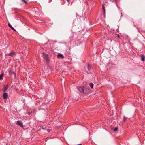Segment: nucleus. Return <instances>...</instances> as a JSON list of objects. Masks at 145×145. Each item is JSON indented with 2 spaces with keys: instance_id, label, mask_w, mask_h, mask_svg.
I'll use <instances>...</instances> for the list:
<instances>
[{
  "instance_id": "a878e982",
  "label": "nucleus",
  "mask_w": 145,
  "mask_h": 145,
  "mask_svg": "<svg viewBox=\"0 0 145 145\" xmlns=\"http://www.w3.org/2000/svg\"><path fill=\"white\" fill-rule=\"evenodd\" d=\"M68 2H69V0H66Z\"/></svg>"
},
{
  "instance_id": "f8f14e48",
  "label": "nucleus",
  "mask_w": 145,
  "mask_h": 145,
  "mask_svg": "<svg viewBox=\"0 0 145 145\" xmlns=\"http://www.w3.org/2000/svg\"><path fill=\"white\" fill-rule=\"evenodd\" d=\"M14 52H11L9 53L8 55L10 56H13V55L14 54Z\"/></svg>"
},
{
  "instance_id": "ddd939ff",
  "label": "nucleus",
  "mask_w": 145,
  "mask_h": 145,
  "mask_svg": "<svg viewBox=\"0 0 145 145\" xmlns=\"http://www.w3.org/2000/svg\"><path fill=\"white\" fill-rule=\"evenodd\" d=\"M3 73L1 74L0 75V80H1L2 79L3 76Z\"/></svg>"
},
{
  "instance_id": "412c9836",
  "label": "nucleus",
  "mask_w": 145,
  "mask_h": 145,
  "mask_svg": "<svg viewBox=\"0 0 145 145\" xmlns=\"http://www.w3.org/2000/svg\"><path fill=\"white\" fill-rule=\"evenodd\" d=\"M47 131H48V132L49 133L50 132V131L49 129H46Z\"/></svg>"
},
{
  "instance_id": "0eeeda50",
  "label": "nucleus",
  "mask_w": 145,
  "mask_h": 145,
  "mask_svg": "<svg viewBox=\"0 0 145 145\" xmlns=\"http://www.w3.org/2000/svg\"><path fill=\"white\" fill-rule=\"evenodd\" d=\"M141 56L142 57V58H141V60L142 61H144L145 60V56L144 55H141Z\"/></svg>"
},
{
  "instance_id": "423d86ee",
  "label": "nucleus",
  "mask_w": 145,
  "mask_h": 145,
  "mask_svg": "<svg viewBox=\"0 0 145 145\" xmlns=\"http://www.w3.org/2000/svg\"><path fill=\"white\" fill-rule=\"evenodd\" d=\"M8 25L9 27H10L12 30L16 31V30L14 29V27H13L12 25H11V24L10 23H8Z\"/></svg>"
},
{
  "instance_id": "f3484780",
  "label": "nucleus",
  "mask_w": 145,
  "mask_h": 145,
  "mask_svg": "<svg viewBox=\"0 0 145 145\" xmlns=\"http://www.w3.org/2000/svg\"><path fill=\"white\" fill-rule=\"evenodd\" d=\"M42 128L43 130H45L46 129V127L45 126H42Z\"/></svg>"
},
{
  "instance_id": "393cba45",
  "label": "nucleus",
  "mask_w": 145,
  "mask_h": 145,
  "mask_svg": "<svg viewBox=\"0 0 145 145\" xmlns=\"http://www.w3.org/2000/svg\"><path fill=\"white\" fill-rule=\"evenodd\" d=\"M6 145H8V144H6Z\"/></svg>"
},
{
  "instance_id": "7ed1b4c3",
  "label": "nucleus",
  "mask_w": 145,
  "mask_h": 145,
  "mask_svg": "<svg viewBox=\"0 0 145 145\" xmlns=\"http://www.w3.org/2000/svg\"><path fill=\"white\" fill-rule=\"evenodd\" d=\"M16 124L21 127H23L22 123L20 121H17Z\"/></svg>"
},
{
  "instance_id": "6e6552de",
  "label": "nucleus",
  "mask_w": 145,
  "mask_h": 145,
  "mask_svg": "<svg viewBox=\"0 0 145 145\" xmlns=\"http://www.w3.org/2000/svg\"><path fill=\"white\" fill-rule=\"evenodd\" d=\"M8 88V87L7 86H5L4 87V89L3 90V92H5L6 91H7Z\"/></svg>"
},
{
  "instance_id": "bb28decb",
  "label": "nucleus",
  "mask_w": 145,
  "mask_h": 145,
  "mask_svg": "<svg viewBox=\"0 0 145 145\" xmlns=\"http://www.w3.org/2000/svg\"><path fill=\"white\" fill-rule=\"evenodd\" d=\"M144 32H145V31H144Z\"/></svg>"
},
{
  "instance_id": "6ab92c4d",
  "label": "nucleus",
  "mask_w": 145,
  "mask_h": 145,
  "mask_svg": "<svg viewBox=\"0 0 145 145\" xmlns=\"http://www.w3.org/2000/svg\"><path fill=\"white\" fill-rule=\"evenodd\" d=\"M32 113V111H31V112H28V114L29 115H30L31 114V113Z\"/></svg>"
},
{
  "instance_id": "5701e85b",
  "label": "nucleus",
  "mask_w": 145,
  "mask_h": 145,
  "mask_svg": "<svg viewBox=\"0 0 145 145\" xmlns=\"http://www.w3.org/2000/svg\"><path fill=\"white\" fill-rule=\"evenodd\" d=\"M55 100H54L53 101H52L51 102H55Z\"/></svg>"
},
{
  "instance_id": "4be33fe9",
  "label": "nucleus",
  "mask_w": 145,
  "mask_h": 145,
  "mask_svg": "<svg viewBox=\"0 0 145 145\" xmlns=\"http://www.w3.org/2000/svg\"><path fill=\"white\" fill-rule=\"evenodd\" d=\"M117 37H118V38H119V35H117Z\"/></svg>"
},
{
  "instance_id": "1a4fd4ad",
  "label": "nucleus",
  "mask_w": 145,
  "mask_h": 145,
  "mask_svg": "<svg viewBox=\"0 0 145 145\" xmlns=\"http://www.w3.org/2000/svg\"><path fill=\"white\" fill-rule=\"evenodd\" d=\"M91 66L89 65H87V69L89 71H90L91 69Z\"/></svg>"
},
{
  "instance_id": "2eb2a0df",
  "label": "nucleus",
  "mask_w": 145,
  "mask_h": 145,
  "mask_svg": "<svg viewBox=\"0 0 145 145\" xmlns=\"http://www.w3.org/2000/svg\"><path fill=\"white\" fill-rule=\"evenodd\" d=\"M128 118L127 117H125V116H124V119H123V121H125L126 119H127Z\"/></svg>"
},
{
  "instance_id": "9d476101",
  "label": "nucleus",
  "mask_w": 145,
  "mask_h": 145,
  "mask_svg": "<svg viewBox=\"0 0 145 145\" xmlns=\"http://www.w3.org/2000/svg\"><path fill=\"white\" fill-rule=\"evenodd\" d=\"M89 86L92 89L93 87V84L92 83H91L89 84Z\"/></svg>"
},
{
  "instance_id": "9b49d317",
  "label": "nucleus",
  "mask_w": 145,
  "mask_h": 145,
  "mask_svg": "<svg viewBox=\"0 0 145 145\" xmlns=\"http://www.w3.org/2000/svg\"><path fill=\"white\" fill-rule=\"evenodd\" d=\"M102 8H103V9L104 10V12H103L104 14H105V8L104 6V5L103 4L102 5Z\"/></svg>"
},
{
  "instance_id": "a211bd4d",
  "label": "nucleus",
  "mask_w": 145,
  "mask_h": 145,
  "mask_svg": "<svg viewBox=\"0 0 145 145\" xmlns=\"http://www.w3.org/2000/svg\"><path fill=\"white\" fill-rule=\"evenodd\" d=\"M13 74L15 76H16V74L14 72H12L11 74Z\"/></svg>"
},
{
  "instance_id": "f257e3e1",
  "label": "nucleus",
  "mask_w": 145,
  "mask_h": 145,
  "mask_svg": "<svg viewBox=\"0 0 145 145\" xmlns=\"http://www.w3.org/2000/svg\"><path fill=\"white\" fill-rule=\"evenodd\" d=\"M89 88H86L84 87H80L79 88H77V89L80 92L82 93L85 94H88L89 92Z\"/></svg>"
},
{
  "instance_id": "f03ea898",
  "label": "nucleus",
  "mask_w": 145,
  "mask_h": 145,
  "mask_svg": "<svg viewBox=\"0 0 145 145\" xmlns=\"http://www.w3.org/2000/svg\"><path fill=\"white\" fill-rule=\"evenodd\" d=\"M42 54L44 59H45L47 62L49 60L48 55L44 52H43Z\"/></svg>"
},
{
  "instance_id": "b1692460",
  "label": "nucleus",
  "mask_w": 145,
  "mask_h": 145,
  "mask_svg": "<svg viewBox=\"0 0 145 145\" xmlns=\"http://www.w3.org/2000/svg\"><path fill=\"white\" fill-rule=\"evenodd\" d=\"M114 1H116V2L118 1V0H114Z\"/></svg>"
},
{
  "instance_id": "dca6fc26",
  "label": "nucleus",
  "mask_w": 145,
  "mask_h": 145,
  "mask_svg": "<svg viewBox=\"0 0 145 145\" xmlns=\"http://www.w3.org/2000/svg\"><path fill=\"white\" fill-rule=\"evenodd\" d=\"M21 1L25 4H27V2L25 0H21Z\"/></svg>"
},
{
  "instance_id": "4468645a",
  "label": "nucleus",
  "mask_w": 145,
  "mask_h": 145,
  "mask_svg": "<svg viewBox=\"0 0 145 145\" xmlns=\"http://www.w3.org/2000/svg\"><path fill=\"white\" fill-rule=\"evenodd\" d=\"M113 130L114 131H116L118 130V128L116 127Z\"/></svg>"
},
{
  "instance_id": "20e7f679",
  "label": "nucleus",
  "mask_w": 145,
  "mask_h": 145,
  "mask_svg": "<svg viewBox=\"0 0 145 145\" xmlns=\"http://www.w3.org/2000/svg\"><path fill=\"white\" fill-rule=\"evenodd\" d=\"M58 58H60L61 59H63L64 58V56L61 53H59L57 56Z\"/></svg>"
},
{
  "instance_id": "aec40b11",
  "label": "nucleus",
  "mask_w": 145,
  "mask_h": 145,
  "mask_svg": "<svg viewBox=\"0 0 145 145\" xmlns=\"http://www.w3.org/2000/svg\"><path fill=\"white\" fill-rule=\"evenodd\" d=\"M12 72L11 71V70H9V71H8L9 73V74H11V73Z\"/></svg>"
},
{
  "instance_id": "39448f33",
  "label": "nucleus",
  "mask_w": 145,
  "mask_h": 145,
  "mask_svg": "<svg viewBox=\"0 0 145 145\" xmlns=\"http://www.w3.org/2000/svg\"><path fill=\"white\" fill-rule=\"evenodd\" d=\"M3 99H6L7 98L8 95L7 93H3Z\"/></svg>"
}]
</instances>
